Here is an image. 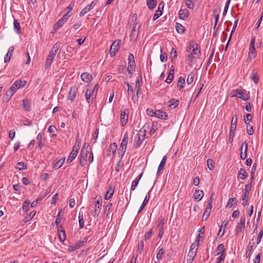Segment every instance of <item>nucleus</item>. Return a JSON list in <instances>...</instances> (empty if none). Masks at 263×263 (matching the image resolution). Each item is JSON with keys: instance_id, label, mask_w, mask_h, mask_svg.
Returning <instances> with one entry per match:
<instances>
[{"instance_id": "1", "label": "nucleus", "mask_w": 263, "mask_h": 263, "mask_svg": "<svg viewBox=\"0 0 263 263\" xmlns=\"http://www.w3.org/2000/svg\"><path fill=\"white\" fill-rule=\"evenodd\" d=\"M186 51L189 53L187 57V60L190 61L189 65L192 66L195 60L198 58L201 54L199 45L196 43H192L187 47Z\"/></svg>"}, {"instance_id": "2", "label": "nucleus", "mask_w": 263, "mask_h": 263, "mask_svg": "<svg viewBox=\"0 0 263 263\" xmlns=\"http://www.w3.org/2000/svg\"><path fill=\"white\" fill-rule=\"evenodd\" d=\"M59 48L60 44L58 43H56L53 46L46 59L45 64L46 68H49L51 65Z\"/></svg>"}, {"instance_id": "3", "label": "nucleus", "mask_w": 263, "mask_h": 263, "mask_svg": "<svg viewBox=\"0 0 263 263\" xmlns=\"http://www.w3.org/2000/svg\"><path fill=\"white\" fill-rule=\"evenodd\" d=\"M198 250V245H192L190 248V250L188 253L187 257H186V261L187 263H192L195 256L197 254V252Z\"/></svg>"}, {"instance_id": "4", "label": "nucleus", "mask_w": 263, "mask_h": 263, "mask_svg": "<svg viewBox=\"0 0 263 263\" xmlns=\"http://www.w3.org/2000/svg\"><path fill=\"white\" fill-rule=\"evenodd\" d=\"M128 141V135L127 133H126L123 137L122 142L120 145V147L118 154L121 158H122L124 156L127 147V142Z\"/></svg>"}, {"instance_id": "5", "label": "nucleus", "mask_w": 263, "mask_h": 263, "mask_svg": "<svg viewBox=\"0 0 263 263\" xmlns=\"http://www.w3.org/2000/svg\"><path fill=\"white\" fill-rule=\"evenodd\" d=\"M145 130H140L135 136L134 146L139 147L145 139Z\"/></svg>"}, {"instance_id": "6", "label": "nucleus", "mask_w": 263, "mask_h": 263, "mask_svg": "<svg viewBox=\"0 0 263 263\" xmlns=\"http://www.w3.org/2000/svg\"><path fill=\"white\" fill-rule=\"evenodd\" d=\"M26 84V81L17 80L10 87L9 90L11 92H13V94H14V93L16 92L18 89L24 87Z\"/></svg>"}, {"instance_id": "7", "label": "nucleus", "mask_w": 263, "mask_h": 263, "mask_svg": "<svg viewBox=\"0 0 263 263\" xmlns=\"http://www.w3.org/2000/svg\"><path fill=\"white\" fill-rule=\"evenodd\" d=\"M246 218L245 216H241L239 222L237 223L236 229L235 233L238 235L241 232L243 231L245 228Z\"/></svg>"}, {"instance_id": "8", "label": "nucleus", "mask_w": 263, "mask_h": 263, "mask_svg": "<svg viewBox=\"0 0 263 263\" xmlns=\"http://www.w3.org/2000/svg\"><path fill=\"white\" fill-rule=\"evenodd\" d=\"M232 96L239 98L240 99L247 101L249 98V96L244 91H240L238 89L234 90L232 91Z\"/></svg>"}, {"instance_id": "9", "label": "nucleus", "mask_w": 263, "mask_h": 263, "mask_svg": "<svg viewBox=\"0 0 263 263\" xmlns=\"http://www.w3.org/2000/svg\"><path fill=\"white\" fill-rule=\"evenodd\" d=\"M135 67V62L134 60V55L132 53L128 55V65L127 67V71L129 74H132L133 71L134 70Z\"/></svg>"}, {"instance_id": "10", "label": "nucleus", "mask_w": 263, "mask_h": 263, "mask_svg": "<svg viewBox=\"0 0 263 263\" xmlns=\"http://www.w3.org/2000/svg\"><path fill=\"white\" fill-rule=\"evenodd\" d=\"M256 49L255 48V37H252L251 41L250 47H249V56L250 58H254L256 57Z\"/></svg>"}, {"instance_id": "11", "label": "nucleus", "mask_w": 263, "mask_h": 263, "mask_svg": "<svg viewBox=\"0 0 263 263\" xmlns=\"http://www.w3.org/2000/svg\"><path fill=\"white\" fill-rule=\"evenodd\" d=\"M119 44L120 41H115L111 45L110 50H109V54L111 57H114L116 52L118 51L119 49Z\"/></svg>"}, {"instance_id": "12", "label": "nucleus", "mask_w": 263, "mask_h": 263, "mask_svg": "<svg viewBox=\"0 0 263 263\" xmlns=\"http://www.w3.org/2000/svg\"><path fill=\"white\" fill-rule=\"evenodd\" d=\"M248 146V143L246 141L241 144L240 158L242 160H245L247 156Z\"/></svg>"}, {"instance_id": "13", "label": "nucleus", "mask_w": 263, "mask_h": 263, "mask_svg": "<svg viewBox=\"0 0 263 263\" xmlns=\"http://www.w3.org/2000/svg\"><path fill=\"white\" fill-rule=\"evenodd\" d=\"M96 5V2H92L89 5H88L86 6L80 13V16H83L86 13L90 11L91 9H92Z\"/></svg>"}, {"instance_id": "14", "label": "nucleus", "mask_w": 263, "mask_h": 263, "mask_svg": "<svg viewBox=\"0 0 263 263\" xmlns=\"http://www.w3.org/2000/svg\"><path fill=\"white\" fill-rule=\"evenodd\" d=\"M96 97V93H94L93 91H92L91 89L90 88V87H89L86 90V93H85V98L86 101L88 103H89L90 102V98L91 97L92 99H93Z\"/></svg>"}, {"instance_id": "15", "label": "nucleus", "mask_w": 263, "mask_h": 263, "mask_svg": "<svg viewBox=\"0 0 263 263\" xmlns=\"http://www.w3.org/2000/svg\"><path fill=\"white\" fill-rule=\"evenodd\" d=\"M128 116L127 115L124 110L121 111L120 115V123L122 126H124L127 123L128 121Z\"/></svg>"}, {"instance_id": "16", "label": "nucleus", "mask_w": 263, "mask_h": 263, "mask_svg": "<svg viewBox=\"0 0 263 263\" xmlns=\"http://www.w3.org/2000/svg\"><path fill=\"white\" fill-rule=\"evenodd\" d=\"M88 152H81L80 163L81 166H84L86 164Z\"/></svg>"}, {"instance_id": "17", "label": "nucleus", "mask_w": 263, "mask_h": 263, "mask_svg": "<svg viewBox=\"0 0 263 263\" xmlns=\"http://www.w3.org/2000/svg\"><path fill=\"white\" fill-rule=\"evenodd\" d=\"M155 114L156 115V117L161 119L166 120L167 117V115L165 111H162V110H158L155 111Z\"/></svg>"}, {"instance_id": "18", "label": "nucleus", "mask_w": 263, "mask_h": 263, "mask_svg": "<svg viewBox=\"0 0 263 263\" xmlns=\"http://www.w3.org/2000/svg\"><path fill=\"white\" fill-rule=\"evenodd\" d=\"M117 148V145L115 143H113L110 144L108 150V155L111 156L115 154Z\"/></svg>"}, {"instance_id": "19", "label": "nucleus", "mask_w": 263, "mask_h": 263, "mask_svg": "<svg viewBox=\"0 0 263 263\" xmlns=\"http://www.w3.org/2000/svg\"><path fill=\"white\" fill-rule=\"evenodd\" d=\"M81 78L83 81L87 83L90 82L92 79L91 75L87 72L83 73L81 76Z\"/></svg>"}, {"instance_id": "20", "label": "nucleus", "mask_w": 263, "mask_h": 263, "mask_svg": "<svg viewBox=\"0 0 263 263\" xmlns=\"http://www.w3.org/2000/svg\"><path fill=\"white\" fill-rule=\"evenodd\" d=\"M77 89L76 87H72L69 90L68 94V99L71 102L73 101L75 98L77 92Z\"/></svg>"}, {"instance_id": "21", "label": "nucleus", "mask_w": 263, "mask_h": 263, "mask_svg": "<svg viewBox=\"0 0 263 263\" xmlns=\"http://www.w3.org/2000/svg\"><path fill=\"white\" fill-rule=\"evenodd\" d=\"M13 51H14L13 46L10 47L8 49V51L4 58V61L5 63L8 62L10 61V58H11V55H12V53L13 52Z\"/></svg>"}, {"instance_id": "22", "label": "nucleus", "mask_w": 263, "mask_h": 263, "mask_svg": "<svg viewBox=\"0 0 263 263\" xmlns=\"http://www.w3.org/2000/svg\"><path fill=\"white\" fill-rule=\"evenodd\" d=\"M65 158H62L60 159L59 160H58V161L54 162L53 164V167L55 170H58L63 165V164H64V163L65 162Z\"/></svg>"}, {"instance_id": "23", "label": "nucleus", "mask_w": 263, "mask_h": 263, "mask_svg": "<svg viewBox=\"0 0 263 263\" xmlns=\"http://www.w3.org/2000/svg\"><path fill=\"white\" fill-rule=\"evenodd\" d=\"M203 196V192L201 190H196L194 194V198L198 201L201 200Z\"/></svg>"}, {"instance_id": "24", "label": "nucleus", "mask_w": 263, "mask_h": 263, "mask_svg": "<svg viewBox=\"0 0 263 263\" xmlns=\"http://www.w3.org/2000/svg\"><path fill=\"white\" fill-rule=\"evenodd\" d=\"M187 9H181L179 11V16L181 19L185 20L189 15Z\"/></svg>"}, {"instance_id": "25", "label": "nucleus", "mask_w": 263, "mask_h": 263, "mask_svg": "<svg viewBox=\"0 0 263 263\" xmlns=\"http://www.w3.org/2000/svg\"><path fill=\"white\" fill-rule=\"evenodd\" d=\"M179 103L178 100H175L174 99H171L168 102V106L172 108H175Z\"/></svg>"}, {"instance_id": "26", "label": "nucleus", "mask_w": 263, "mask_h": 263, "mask_svg": "<svg viewBox=\"0 0 263 263\" xmlns=\"http://www.w3.org/2000/svg\"><path fill=\"white\" fill-rule=\"evenodd\" d=\"M150 197V192H148L147 195H146L143 203H142L139 210H138V213H139L144 208L145 205L148 202Z\"/></svg>"}, {"instance_id": "27", "label": "nucleus", "mask_w": 263, "mask_h": 263, "mask_svg": "<svg viewBox=\"0 0 263 263\" xmlns=\"http://www.w3.org/2000/svg\"><path fill=\"white\" fill-rule=\"evenodd\" d=\"M247 177L248 174L245 170L243 168H240L238 172V177L241 180H245L247 178Z\"/></svg>"}, {"instance_id": "28", "label": "nucleus", "mask_w": 263, "mask_h": 263, "mask_svg": "<svg viewBox=\"0 0 263 263\" xmlns=\"http://www.w3.org/2000/svg\"><path fill=\"white\" fill-rule=\"evenodd\" d=\"M166 159H167L166 156H164L159 166H158L157 174L159 172H160L164 169V166L166 164Z\"/></svg>"}, {"instance_id": "29", "label": "nucleus", "mask_w": 263, "mask_h": 263, "mask_svg": "<svg viewBox=\"0 0 263 263\" xmlns=\"http://www.w3.org/2000/svg\"><path fill=\"white\" fill-rule=\"evenodd\" d=\"M102 205H95L94 212L92 213V215L95 217H97L99 216L101 210Z\"/></svg>"}, {"instance_id": "30", "label": "nucleus", "mask_w": 263, "mask_h": 263, "mask_svg": "<svg viewBox=\"0 0 263 263\" xmlns=\"http://www.w3.org/2000/svg\"><path fill=\"white\" fill-rule=\"evenodd\" d=\"M185 84V79L182 77H179L177 87L179 90H181L183 88L184 85Z\"/></svg>"}, {"instance_id": "31", "label": "nucleus", "mask_w": 263, "mask_h": 263, "mask_svg": "<svg viewBox=\"0 0 263 263\" xmlns=\"http://www.w3.org/2000/svg\"><path fill=\"white\" fill-rule=\"evenodd\" d=\"M79 222L80 228L81 229L83 228L84 227V219H83V212H80L79 213Z\"/></svg>"}, {"instance_id": "32", "label": "nucleus", "mask_w": 263, "mask_h": 263, "mask_svg": "<svg viewBox=\"0 0 263 263\" xmlns=\"http://www.w3.org/2000/svg\"><path fill=\"white\" fill-rule=\"evenodd\" d=\"M147 5L150 9H153L157 5L156 0H147Z\"/></svg>"}, {"instance_id": "33", "label": "nucleus", "mask_w": 263, "mask_h": 263, "mask_svg": "<svg viewBox=\"0 0 263 263\" xmlns=\"http://www.w3.org/2000/svg\"><path fill=\"white\" fill-rule=\"evenodd\" d=\"M13 95L14 94H13V92L8 90L4 96V101L8 102L11 99Z\"/></svg>"}, {"instance_id": "34", "label": "nucleus", "mask_w": 263, "mask_h": 263, "mask_svg": "<svg viewBox=\"0 0 263 263\" xmlns=\"http://www.w3.org/2000/svg\"><path fill=\"white\" fill-rule=\"evenodd\" d=\"M223 244H220L218 246L216 250V255H218L219 254H221V253H225L224 248Z\"/></svg>"}, {"instance_id": "35", "label": "nucleus", "mask_w": 263, "mask_h": 263, "mask_svg": "<svg viewBox=\"0 0 263 263\" xmlns=\"http://www.w3.org/2000/svg\"><path fill=\"white\" fill-rule=\"evenodd\" d=\"M254 243L253 242L250 241L247 248V252L246 255L247 256H249L252 251Z\"/></svg>"}, {"instance_id": "36", "label": "nucleus", "mask_w": 263, "mask_h": 263, "mask_svg": "<svg viewBox=\"0 0 263 263\" xmlns=\"http://www.w3.org/2000/svg\"><path fill=\"white\" fill-rule=\"evenodd\" d=\"M61 231L59 233V238L60 241H64L66 239V234L64 230H63V228L61 227Z\"/></svg>"}, {"instance_id": "37", "label": "nucleus", "mask_w": 263, "mask_h": 263, "mask_svg": "<svg viewBox=\"0 0 263 263\" xmlns=\"http://www.w3.org/2000/svg\"><path fill=\"white\" fill-rule=\"evenodd\" d=\"M13 25H14V29L15 30V31L17 33H20V31H21V26H20L19 22L17 20H14V22H13Z\"/></svg>"}, {"instance_id": "38", "label": "nucleus", "mask_w": 263, "mask_h": 263, "mask_svg": "<svg viewBox=\"0 0 263 263\" xmlns=\"http://www.w3.org/2000/svg\"><path fill=\"white\" fill-rule=\"evenodd\" d=\"M176 29L179 33H183L185 30L184 27L182 25L178 23L176 24Z\"/></svg>"}, {"instance_id": "39", "label": "nucleus", "mask_w": 263, "mask_h": 263, "mask_svg": "<svg viewBox=\"0 0 263 263\" xmlns=\"http://www.w3.org/2000/svg\"><path fill=\"white\" fill-rule=\"evenodd\" d=\"M194 77H195V75L193 72H190L189 74L187 80H186V82H187V84H191L193 83L194 79Z\"/></svg>"}, {"instance_id": "40", "label": "nucleus", "mask_w": 263, "mask_h": 263, "mask_svg": "<svg viewBox=\"0 0 263 263\" xmlns=\"http://www.w3.org/2000/svg\"><path fill=\"white\" fill-rule=\"evenodd\" d=\"M114 190L113 189H112L111 187H110L108 190L107 193H106L105 197V199L106 200L109 199L112 197V196L114 194Z\"/></svg>"}, {"instance_id": "41", "label": "nucleus", "mask_w": 263, "mask_h": 263, "mask_svg": "<svg viewBox=\"0 0 263 263\" xmlns=\"http://www.w3.org/2000/svg\"><path fill=\"white\" fill-rule=\"evenodd\" d=\"M207 165L209 170H213L215 167V163L214 161L211 159L207 160Z\"/></svg>"}, {"instance_id": "42", "label": "nucleus", "mask_w": 263, "mask_h": 263, "mask_svg": "<svg viewBox=\"0 0 263 263\" xmlns=\"http://www.w3.org/2000/svg\"><path fill=\"white\" fill-rule=\"evenodd\" d=\"M211 210H209V209H206L203 213V215L202 216V220H206L208 219V218L211 214Z\"/></svg>"}, {"instance_id": "43", "label": "nucleus", "mask_w": 263, "mask_h": 263, "mask_svg": "<svg viewBox=\"0 0 263 263\" xmlns=\"http://www.w3.org/2000/svg\"><path fill=\"white\" fill-rule=\"evenodd\" d=\"M36 212L35 211L31 212L28 215H27L24 220V222H26L30 221L35 216Z\"/></svg>"}, {"instance_id": "44", "label": "nucleus", "mask_w": 263, "mask_h": 263, "mask_svg": "<svg viewBox=\"0 0 263 263\" xmlns=\"http://www.w3.org/2000/svg\"><path fill=\"white\" fill-rule=\"evenodd\" d=\"M23 107L25 109V110L27 111H29L30 110V102L27 99H24L23 101Z\"/></svg>"}, {"instance_id": "45", "label": "nucleus", "mask_w": 263, "mask_h": 263, "mask_svg": "<svg viewBox=\"0 0 263 263\" xmlns=\"http://www.w3.org/2000/svg\"><path fill=\"white\" fill-rule=\"evenodd\" d=\"M65 22V21L62 18H60L58 21V22L56 23V24L55 25V29H59L60 27H61L64 25Z\"/></svg>"}, {"instance_id": "46", "label": "nucleus", "mask_w": 263, "mask_h": 263, "mask_svg": "<svg viewBox=\"0 0 263 263\" xmlns=\"http://www.w3.org/2000/svg\"><path fill=\"white\" fill-rule=\"evenodd\" d=\"M219 256L217 258L216 263H222L224 261L226 257V253L219 254Z\"/></svg>"}, {"instance_id": "47", "label": "nucleus", "mask_w": 263, "mask_h": 263, "mask_svg": "<svg viewBox=\"0 0 263 263\" xmlns=\"http://www.w3.org/2000/svg\"><path fill=\"white\" fill-rule=\"evenodd\" d=\"M79 152V149H77V148L72 147V149L69 155V157L73 159H74L77 156L78 153Z\"/></svg>"}, {"instance_id": "48", "label": "nucleus", "mask_w": 263, "mask_h": 263, "mask_svg": "<svg viewBox=\"0 0 263 263\" xmlns=\"http://www.w3.org/2000/svg\"><path fill=\"white\" fill-rule=\"evenodd\" d=\"M16 167L20 170H23L27 168V166L24 162H20L16 164Z\"/></svg>"}, {"instance_id": "49", "label": "nucleus", "mask_w": 263, "mask_h": 263, "mask_svg": "<svg viewBox=\"0 0 263 263\" xmlns=\"http://www.w3.org/2000/svg\"><path fill=\"white\" fill-rule=\"evenodd\" d=\"M164 253H165V251L163 250V249L161 248L159 250V251L158 252V253L157 254V255H156L157 259L158 260L161 259L162 258V256H163V255L164 254Z\"/></svg>"}, {"instance_id": "50", "label": "nucleus", "mask_w": 263, "mask_h": 263, "mask_svg": "<svg viewBox=\"0 0 263 263\" xmlns=\"http://www.w3.org/2000/svg\"><path fill=\"white\" fill-rule=\"evenodd\" d=\"M246 130L248 134L249 135H252L254 133L253 127L250 124H247Z\"/></svg>"}, {"instance_id": "51", "label": "nucleus", "mask_w": 263, "mask_h": 263, "mask_svg": "<svg viewBox=\"0 0 263 263\" xmlns=\"http://www.w3.org/2000/svg\"><path fill=\"white\" fill-rule=\"evenodd\" d=\"M127 93L129 95H133L132 96V100L134 101V96L133 95V93H134V90H133V87L130 85L128 83H127Z\"/></svg>"}, {"instance_id": "52", "label": "nucleus", "mask_w": 263, "mask_h": 263, "mask_svg": "<svg viewBox=\"0 0 263 263\" xmlns=\"http://www.w3.org/2000/svg\"><path fill=\"white\" fill-rule=\"evenodd\" d=\"M144 246V243L143 240H141L138 245L137 251L140 253H141L143 251Z\"/></svg>"}, {"instance_id": "53", "label": "nucleus", "mask_w": 263, "mask_h": 263, "mask_svg": "<svg viewBox=\"0 0 263 263\" xmlns=\"http://www.w3.org/2000/svg\"><path fill=\"white\" fill-rule=\"evenodd\" d=\"M251 79L255 83H257L258 82V78L257 74L254 71H253L252 73V75L251 76Z\"/></svg>"}, {"instance_id": "54", "label": "nucleus", "mask_w": 263, "mask_h": 263, "mask_svg": "<svg viewBox=\"0 0 263 263\" xmlns=\"http://www.w3.org/2000/svg\"><path fill=\"white\" fill-rule=\"evenodd\" d=\"M252 119V116L251 114H247L244 118L245 123L247 124H250V122Z\"/></svg>"}, {"instance_id": "55", "label": "nucleus", "mask_w": 263, "mask_h": 263, "mask_svg": "<svg viewBox=\"0 0 263 263\" xmlns=\"http://www.w3.org/2000/svg\"><path fill=\"white\" fill-rule=\"evenodd\" d=\"M185 5L189 9H193L194 7V4L192 0H185Z\"/></svg>"}, {"instance_id": "56", "label": "nucleus", "mask_w": 263, "mask_h": 263, "mask_svg": "<svg viewBox=\"0 0 263 263\" xmlns=\"http://www.w3.org/2000/svg\"><path fill=\"white\" fill-rule=\"evenodd\" d=\"M112 206V204L111 203H108L105 207L104 209V213H106V215L107 216L109 213V211L111 209Z\"/></svg>"}, {"instance_id": "57", "label": "nucleus", "mask_w": 263, "mask_h": 263, "mask_svg": "<svg viewBox=\"0 0 263 263\" xmlns=\"http://www.w3.org/2000/svg\"><path fill=\"white\" fill-rule=\"evenodd\" d=\"M21 122L25 126H30L31 125V121L27 118L22 120Z\"/></svg>"}, {"instance_id": "58", "label": "nucleus", "mask_w": 263, "mask_h": 263, "mask_svg": "<svg viewBox=\"0 0 263 263\" xmlns=\"http://www.w3.org/2000/svg\"><path fill=\"white\" fill-rule=\"evenodd\" d=\"M162 14V10H157L156 13L153 16V20H156L158 19Z\"/></svg>"}, {"instance_id": "59", "label": "nucleus", "mask_w": 263, "mask_h": 263, "mask_svg": "<svg viewBox=\"0 0 263 263\" xmlns=\"http://www.w3.org/2000/svg\"><path fill=\"white\" fill-rule=\"evenodd\" d=\"M236 199L234 198H230L229 199L227 205V207L231 208L233 204H235Z\"/></svg>"}, {"instance_id": "60", "label": "nucleus", "mask_w": 263, "mask_h": 263, "mask_svg": "<svg viewBox=\"0 0 263 263\" xmlns=\"http://www.w3.org/2000/svg\"><path fill=\"white\" fill-rule=\"evenodd\" d=\"M163 224H164V220L163 219L160 220L158 221L157 224V228L161 231H163Z\"/></svg>"}, {"instance_id": "61", "label": "nucleus", "mask_w": 263, "mask_h": 263, "mask_svg": "<svg viewBox=\"0 0 263 263\" xmlns=\"http://www.w3.org/2000/svg\"><path fill=\"white\" fill-rule=\"evenodd\" d=\"M153 233V231L152 229H150L148 232H147L144 236V239L145 240H146L148 239L149 237H151Z\"/></svg>"}, {"instance_id": "62", "label": "nucleus", "mask_w": 263, "mask_h": 263, "mask_svg": "<svg viewBox=\"0 0 263 263\" xmlns=\"http://www.w3.org/2000/svg\"><path fill=\"white\" fill-rule=\"evenodd\" d=\"M29 204L30 201L29 200L25 201L23 206V210L25 212H27L29 210Z\"/></svg>"}, {"instance_id": "63", "label": "nucleus", "mask_w": 263, "mask_h": 263, "mask_svg": "<svg viewBox=\"0 0 263 263\" xmlns=\"http://www.w3.org/2000/svg\"><path fill=\"white\" fill-rule=\"evenodd\" d=\"M248 197L249 196L246 195V194H243V196L242 197V200L243 201L242 205L243 206H245L247 204Z\"/></svg>"}, {"instance_id": "64", "label": "nucleus", "mask_w": 263, "mask_h": 263, "mask_svg": "<svg viewBox=\"0 0 263 263\" xmlns=\"http://www.w3.org/2000/svg\"><path fill=\"white\" fill-rule=\"evenodd\" d=\"M139 182V181L137 180L136 179L134 181H133V182H132V186H131L132 190L134 191L136 189L137 186Z\"/></svg>"}]
</instances>
